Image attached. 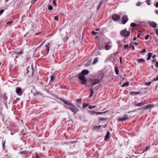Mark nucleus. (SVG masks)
Listing matches in <instances>:
<instances>
[{"mask_svg": "<svg viewBox=\"0 0 158 158\" xmlns=\"http://www.w3.org/2000/svg\"><path fill=\"white\" fill-rule=\"evenodd\" d=\"M118 53V52L114 53L111 55V56H115Z\"/></svg>", "mask_w": 158, "mask_h": 158, "instance_id": "obj_38", "label": "nucleus"}, {"mask_svg": "<svg viewBox=\"0 0 158 158\" xmlns=\"http://www.w3.org/2000/svg\"><path fill=\"white\" fill-rule=\"evenodd\" d=\"M16 92L17 94L19 96H21L23 94L22 89L20 87H17L16 89Z\"/></svg>", "mask_w": 158, "mask_h": 158, "instance_id": "obj_8", "label": "nucleus"}, {"mask_svg": "<svg viewBox=\"0 0 158 158\" xmlns=\"http://www.w3.org/2000/svg\"><path fill=\"white\" fill-rule=\"evenodd\" d=\"M13 23V21H10L7 22V24H11Z\"/></svg>", "mask_w": 158, "mask_h": 158, "instance_id": "obj_51", "label": "nucleus"}, {"mask_svg": "<svg viewBox=\"0 0 158 158\" xmlns=\"http://www.w3.org/2000/svg\"><path fill=\"white\" fill-rule=\"evenodd\" d=\"M146 52V50L145 49H143L142 51H141L139 52L141 53H144Z\"/></svg>", "mask_w": 158, "mask_h": 158, "instance_id": "obj_47", "label": "nucleus"}, {"mask_svg": "<svg viewBox=\"0 0 158 158\" xmlns=\"http://www.w3.org/2000/svg\"><path fill=\"white\" fill-rule=\"evenodd\" d=\"M89 73V70H83L81 73L83 74L85 76V75H87Z\"/></svg>", "mask_w": 158, "mask_h": 158, "instance_id": "obj_16", "label": "nucleus"}, {"mask_svg": "<svg viewBox=\"0 0 158 158\" xmlns=\"http://www.w3.org/2000/svg\"><path fill=\"white\" fill-rule=\"evenodd\" d=\"M152 53H148V57L147 58V60H148L150 59L152 57Z\"/></svg>", "mask_w": 158, "mask_h": 158, "instance_id": "obj_22", "label": "nucleus"}, {"mask_svg": "<svg viewBox=\"0 0 158 158\" xmlns=\"http://www.w3.org/2000/svg\"><path fill=\"white\" fill-rule=\"evenodd\" d=\"M142 3V2H139L137 4V5L138 6H140V5H141Z\"/></svg>", "mask_w": 158, "mask_h": 158, "instance_id": "obj_58", "label": "nucleus"}, {"mask_svg": "<svg viewBox=\"0 0 158 158\" xmlns=\"http://www.w3.org/2000/svg\"><path fill=\"white\" fill-rule=\"evenodd\" d=\"M120 59V61L121 63H122V57H120L119 58Z\"/></svg>", "mask_w": 158, "mask_h": 158, "instance_id": "obj_62", "label": "nucleus"}, {"mask_svg": "<svg viewBox=\"0 0 158 158\" xmlns=\"http://www.w3.org/2000/svg\"><path fill=\"white\" fill-rule=\"evenodd\" d=\"M68 108L73 112L74 113V114H75L78 111V109L73 105H72L71 107H68Z\"/></svg>", "mask_w": 158, "mask_h": 158, "instance_id": "obj_5", "label": "nucleus"}, {"mask_svg": "<svg viewBox=\"0 0 158 158\" xmlns=\"http://www.w3.org/2000/svg\"><path fill=\"white\" fill-rule=\"evenodd\" d=\"M149 35L148 34L146 35V36L145 37V38L146 40H147L148 39L149 37Z\"/></svg>", "mask_w": 158, "mask_h": 158, "instance_id": "obj_49", "label": "nucleus"}, {"mask_svg": "<svg viewBox=\"0 0 158 158\" xmlns=\"http://www.w3.org/2000/svg\"><path fill=\"white\" fill-rule=\"evenodd\" d=\"M107 111H106L105 112H97V113H96V114L97 115H98V114H102L103 113H106V112H107Z\"/></svg>", "mask_w": 158, "mask_h": 158, "instance_id": "obj_43", "label": "nucleus"}, {"mask_svg": "<svg viewBox=\"0 0 158 158\" xmlns=\"http://www.w3.org/2000/svg\"><path fill=\"white\" fill-rule=\"evenodd\" d=\"M37 0H32L31 2L32 4H33Z\"/></svg>", "mask_w": 158, "mask_h": 158, "instance_id": "obj_56", "label": "nucleus"}, {"mask_svg": "<svg viewBox=\"0 0 158 158\" xmlns=\"http://www.w3.org/2000/svg\"><path fill=\"white\" fill-rule=\"evenodd\" d=\"M154 106V105H153V104H149L148 105H147L144 106H143V107L142 108H139L138 109H136L134 110H133V112H134L136 110H139V109H143L144 110H145L146 109H150L152 107H153Z\"/></svg>", "mask_w": 158, "mask_h": 158, "instance_id": "obj_3", "label": "nucleus"}, {"mask_svg": "<svg viewBox=\"0 0 158 158\" xmlns=\"http://www.w3.org/2000/svg\"><path fill=\"white\" fill-rule=\"evenodd\" d=\"M49 44H50V43H48V45L45 46V47L47 49V54H47L48 53V52L49 50L50 47L48 46Z\"/></svg>", "mask_w": 158, "mask_h": 158, "instance_id": "obj_28", "label": "nucleus"}, {"mask_svg": "<svg viewBox=\"0 0 158 158\" xmlns=\"http://www.w3.org/2000/svg\"><path fill=\"white\" fill-rule=\"evenodd\" d=\"M54 19L55 20H58L59 19V17L58 15H57L54 16Z\"/></svg>", "mask_w": 158, "mask_h": 158, "instance_id": "obj_46", "label": "nucleus"}, {"mask_svg": "<svg viewBox=\"0 0 158 158\" xmlns=\"http://www.w3.org/2000/svg\"><path fill=\"white\" fill-rule=\"evenodd\" d=\"M42 95V94L38 91L36 92L34 94V95Z\"/></svg>", "mask_w": 158, "mask_h": 158, "instance_id": "obj_34", "label": "nucleus"}, {"mask_svg": "<svg viewBox=\"0 0 158 158\" xmlns=\"http://www.w3.org/2000/svg\"><path fill=\"white\" fill-rule=\"evenodd\" d=\"M88 106V104L86 103H84L83 104V108H85L86 106Z\"/></svg>", "mask_w": 158, "mask_h": 158, "instance_id": "obj_41", "label": "nucleus"}, {"mask_svg": "<svg viewBox=\"0 0 158 158\" xmlns=\"http://www.w3.org/2000/svg\"><path fill=\"white\" fill-rule=\"evenodd\" d=\"M44 42H43V43H42L40 45L39 47H38V48H37L36 49L37 50V49L38 48H40V47L41 46V45L44 44Z\"/></svg>", "mask_w": 158, "mask_h": 158, "instance_id": "obj_61", "label": "nucleus"}, {"mask_svg": "<svg viewBox=\"0 0 158 158\" xmlns=\"http://www.w3.org/2000/svg\"><path fill=\"white\" fill-rule=\"evenodd\" d=\"M96 107L95 106H92L90 105L88 106V107L89 109H91L93 108H95Z\"/></svg>", "mask_w": 158, "mask_h": 158, "instance_id": "obj_37", "label": "nucleus"}, {"mask_svg": "<svg viewBox=\"0 0 158 158\" xmlns=\"http://www.w3.org/2000/svg\"><path fill=\"white\" fill-rule=\"evenodd\" d=\"M108 119V118H103L102 117H99V119L100 121L101 120H107Z\"/></svg>", "mask_w": 158, "mask_h": 158, "instance_id": "obj_36", "label": "nucleus"}, {"mask_svg": "<svg viewBox=\"0 0 158 158\" xmlns=\"http://www.w3.org/2000/svg\"><path fill=\"white\" fill-rule=\"evenodd\" d=\"M2 98H3L4 100L6 101L7 99V97L6 95V93H4L3 95Z\"/></svg>", "mask_w": 158, "mask_h": 158, "instance_id": "obj_29", "label": "nucleus"}, {"mask_svg": "<svg viewBox=\"0 0 158 158\" xmlns=\"http://www.w3.org/2000/svg\"><path fill=\"white\" fill-rule=\"evenodd\" d=\"M156 35L158 36V29H156Z\"/></svg>", "mask_w": 158, "mask_h": 158, "instance_id": "obj_60", "label": "nucleus"}, {"mask_svg": "<svg viewBox=\"0 0 158 158\" xmlns=\"http://www.w3.org/2000/svg\"><path fill=\"white\" fill-rule=\"evenodd\" d=\"M150 148V146H147L146 148L145 149L143 150V153L145 151H147V150H148V149H149Z\"/></svg>", "mask_w": 158, "mask_h": 158, "instance_id": "obj_35", "label": "nucleus"}, {"mask_svg": "<svg viewBox=\"0 0 158 158\" xmlns=\"http://www.w3.org/2000/svg\"><path fill=\"white\" fill-rule=\"evenodd\" d=\"M28 153V152L27 151H23L20 152H19V154H23L25 155L27 154Z\"/></svg>", "mask_w": 158, "mask_h": 158, "instance_id": "obj_23", "label": "nucleus"}, {"mask_svg": "<svg viewBox=\"0 0 158 158\" xmlns=\"http://www.w3.org/2000/svg\"><path fill=\"white\" fill-rule=\"evenodd\" d=\"M129 85V83L128 82L124 83L122 85V87L127 86Z\"/></svg>", "mask_w": 158, "mask_h": 158, "instance_id": "obj_27", "label": "nucleus"}, {"mask_svg": "<svg viewBox=\"0 0 158 158\" xmlns=\"http://www.w3.org/2000/svg\"><path fill=\"white\" fill-rule=\"evenodd\" d=\"M98 57H96L95 58L93 62V64H95L96 63L97 61H98Z\"/></svg>", "mask_w": 158, "mask_h": 158, "instance_id": "obj_26", "label": "nucleus"}, {"mask_svg": "<svg viewBox=\"0 0 158 158\" xmlns=\"http://www.w3.org/2000/svg\"><path fill=\"white\" fill-rule=\"evenodd\" d=\"M90 65V64H89L88 63H86L85 64V66H86L88 67Z\"/></svg>", "mask_w": 158, "mask_h": 158, "instance_id": "obj_59", "label": "nucleus"}, {"mask_svg": "<svg viewBox=\"0 0 158 158\" xmlns=\"http://www.w3.org/2000/svg\"><path fill=\"white\" fill-rule=\"evenodd\" d=\"M156 7H158V1L156 2Z\"/></svg>", "mask_w": 158, "mask_h": 158, "instance_id": "obj_63", "label": "nucleus"}, {"mask_svg": "<svg viewBox=\"0 0 158 158\" xmlns=\"http://www.w3.org/2000/svg\"><path fill=\"white\" fill-rule=\"evenodd\" d=\"M50 81H54V79L55 78V77L53 76V75H52L50 77Z\"/></svg>", "mask_w": 158, "mask_h": 158, "instance_id": "obj_45", "label": "nucleus"}, {"mask_svg": "<svg viewBox=\"0 0 158 158\" xmlns=\"http://www.w3.org/2000/svg\"><path fill=\"white\" fill-rule=\"evenodd\" d=\"M76 102L80 104H81V100L78 99H77L76 100Z\"/></svg>", "mask_w": 158, "mask_h": 158, "instance_id": "obj_33", "label": "nucleus"}, {"mask_svg": "<svg viewBox=\"0 0 158 158\" xmlns=\"http://www.w3.org/2000/svg\"><path fill=\"white\" fill-rule=\"evenodd\" d=\"M136 60L138 62L142 63L145 62V60L142 58L137 59Z\"/></svg>", "mask_w": 158, "mask_h": 158, "instance_id": "obj_17", "label": "nucleus"}, {"mask_svg": "<svg viewBox=\"0 0 158 158\" xmlns=\"http://www.w3.org/2000/svg\"><path fill=\"white\" fill-rule=\"evenodd\" d=\"M120 35L126 38L128 37L130 35V32L127 30L126 28L122 30L120 32Z\"/></svg>", "mask_w": 158, "mask_h": 158, "instance_id": "obj_1", "label": "nucleus"}, {"mask_svg": "<svg viewBox=\"0 0 158 158\" xmlns=\"http://www.w3.org/2000/svg\"><path fill=\"white\" fill-rule=\"evenodd\" d=\"M81 81V83L82 85H86V84L87 82V79L86 78H84L80 80Z\"/></svg>", "mask_w": 158, "mask_h": 158, "instance_id": "obj_11", "label": "nucleus"}, {"mask_svg": "<svg viewBox=\"0 0 158 158\" xmlns=\"http://www.w3.org/2000/svg\"><path fill=\"white\" fill-rule=\"evenodd\" d=\"M67 103L66 104H67L68 105L71 106H72V105H73L71 103H70L69 102H68V101L67 102Z\"/></svg>", "mask_w": 158, "mask_h": 158, "instance_id": "obj_52", "label": "nucleus"}, {"mask_svg": "<svg viewBox=\"0 0 158 158\" xmlns=\"http://www.w3.org/2000/svg\"><path fill=\"white\" fill-rule=\"evenodd\" d=\"M89 81H90V85L92 86H94L101 82L97 78H95L94 79H90Z\"/></svg>", "mask_w": 158, "mask_h": 158, "instance_id": "obj_2", "label": "nucleus"}, {"mask_svg": "<svg viewBox=\"0 0 158 158\" xmlns=\"http://www.w3.org/2000/svg\"><path fill=\"white\" fill-rule=\"evenodd\" d=\"M137 25V24L135 23H131V24H130V26L131 27H136Z\"/></svg>", "mask_w": 158, "mask_h": 158, "instance_id": "obj_32", "label": "nucleus"}, {"mask_svg": "<svg viewBox=\"0 0 158 158\" xmlns=\"http://www.w3.org/2000/svg\"><path fill=\"white\" fill-rule=\"evenodd\" d=\"M148 23L149 25L152 27L155 28L156 27V23L152 21H150L148 22Z\"/></svg>", "mask_w": 158, "mask_h": 158, "instance_id": "obj_10", "label": "nucleus"}, {"mask_svg": "<svg viewBox=\"0 0 158 158\" xmlns=\"http://www.w3.org/2000/svg\"><path fill=\"white\" fill-rule=\"evenodd\" d=\"M60 100L62 102H64L65 104H66L67 103V101H66L65 100H63V99H60Z\"/></svg>", "mask_w": 158, "mask_h": 158, "instance_id": "obj_53", "label": "nucleus"}, {"mask_svg": "<svg viewBox=\"0 0 158 158\" xmlns=\"http://www.w3.org/2000/svg\"><path fill=\"white\" fill-rule=\"evenodd\" d=\"M53 9L52 6L50 5H48V9L49 10H51Z\"/></svg>", "mask_w": 158, "mask_h": 158, "instance_id": "obj_39", "label": "nucleus"}, {"mask_svg": "<svg viewBox=\"0 0 158 158\" xmlns=\"http://www.w3.org/2000/svg\"><path fill=\"white\" fill-rule=\"evenodd\" d=\"M92 34L94 35H96V34H97L98 33V32H96L94 31H92Z\"/></svg>", "mask_w": 158, "mask_h": 158, "instance_id": "obj_48", "label": "nucleus"}, {"mask_svg": "<svg viewBox=\"0 0 158 158\" xmlns=\"http://www.w3.org/2000/svg\"><path fill=\"white\" fill-rule=\"evenodd\" d=\"M75 77H77L80 80L85 78V76L82 73H80L78 75H76Z\"/></svg>", "mask_w": 158, "mask_h": 158, "instance_id": "obj_9", "label": "nucleus"}, {"mask_svg": "<svg viewBox=\"0 0 158 158\" xmlns=\"http://www.w3.org/2000/svg\"><path fill=\"white\" fill-rule=\"evenodd\" d=\"M146 2L148 5H151V3H150V0H147L146 1Z\"/></svg>", "mask_w": 158, "mask_h": 158, "instance_id": "obj_42", "label": "nucleus"}, {"mask_svg": "<svg viewBox=\"0 0 158 158\" xmlns=\"http://www.w3.org/2000/svg\"><path fill=\"white\" fill-rule=\"evenodd\" d=\"M6 143V141L5 140H2V147L3 149V150H4L5 149V144Z\"/></svg>", "mask_w": 158, "mask_h": 158, "instance_id": "obj_24", "label": "nucleus"}, {"mask_svg": "<svg viewBox=\"0 0 158 158\" xmlns=\"http://www.w3.org/2000/svg\"><path fill=\"white\" fill-rule=\"evenodd\" d=\"M23 53V51L22 50H21L19 52H15V54H16L19 55L20 54H22Z\"/></svg>", "mask_w": 158, "mask_h": 158, "instance_id": "obj_31", "label": "nucleus"}, {"mask_svg": "<svg viewBox=\"0 0 158 158\" xmlns=\"http://www.w3.org/2000/svg\"><path fill=\"white\" fill-rule=\"evenodd\" d=\"M101 5H102V2H101L100 3H99V5L97 7V10H99L100 9V7L101 6Z\"/></svg>", "mask_w": 158, "mask_h": 158, "instance_id": "obj_44", "label": "nucleus"}, {"mask_svg": "<svg viewBox=\"0 0 158 158\" xmlns=\"http://www.w3.org/2000/svg\"><path fill=\"white\" fill-rule=\"evenodd\" d=\"M111 46L106 45L105 46V48L106 50H109L111 48Z\"/></svg>", "mask_w": 158, "mask_h": 158, "instance_id": "obj_25", "label": "nucleus"}, {"mask_svg": "<svg viewBox=\"0 0 158 158\" xmlns=\"http://www.w3.org/2000/svg\"><path fill=\"white\" fill-rule=\"evenodd\" d=\"M110 132L109 131H107V133L105 136L104 140H107V139L110 138Z\"/></svg>", "mask_w": 158, "mask_h": 158, "instance_id": "obj_12", "label": "nucleus"}, {"mask_svg": "<svg viewBox=\"0 0 158 158\" xmlns=\"http://www.w3.org/2000/svg\"><path fill=\"white\" fill-rule=\"evenodd\" d=\"M114 70L116 74L118 75L119 73V70L118 67L116 65L115 66Z\"/></svg>", "mask_w": 158, "mask_h": 158, "instance_id": "obj_20", "label": "nucleus"}, {"mask_svg": "<svg viewBox=\"0 0 158 158\" xmlns=\"http://www.w3.org/2000/svg\"><path fill=\"white\" fill-rule=\"evenodd\" d=\"M111 18L113 21H117L120 19V16L117 14H114L112 15Z\"/></svg>", "mask_w": 158, "mask_h": 158, "instance_id": "obj_4", "label": "nucleus"}, {"mask_svg": "<svg viewBox=\"0 0 158 158\" xmlns=\"http://www.w3.org/2000/svg\"><path fill=\"white\" fill-rule=\"evenodd\" d=\"M77 141L70 142L69 143L71 144V145H70L71 147L72 146L73 147V148L74 147H75V145L74 144V143H77Z\"/></svg>", "mask_w": 158, "mask_h": 158, "instance_id": "obj_18", "label": "nucleus"}, {"mask_svg": "<svg viewBox=\"0 0 158 158\" xmlns=\"http://www.w3.org/2000/svg\"><path fill=\"white\" fill-rule=\"evenodd\" d=\"M128 119V117L125 118L123 117H122L121 118H119L118 120L119 121H125V120L127 119Z\"/></svg>", "mask_w": 158, "mask_h": 158, "instance_id": "obj_21", "label": "nucleus"}, {"mask_svg": "<svg viewBox=\"0 0 158 158\" xmlns=\"http://www.w3.org/2000/svg\"><path fill=\"white\" fill-rule=\"evenodd\" d=\"M124 48L127 49L129 47V45L128 44H125L124 45Z\"/></svg>", "mask_w": 158, "mask_h": 158, "instance_id": "obj_50", "label": "nucleus"}, {"mask_svg": "<svg viewBox=\"0 0 158 158\" xmlns=\"http://www.w3.org/2000/svg\"><path fill=\"white\" fill-rule=\"evenodd\" d=\"M158 80V76H157L156 78H155L153 79V81H156Z\"/></svg>", "mask_w": 158, "mask_h": 158, "instance_id": "obj_54", "label": "nucleus"}, {"mask_svg": "<svg viewBox=\"0 0 158 158\" xmlns=\"http://www.w3.org/2000/svg\"><path fill=\"white\" fill-rule=\"evenodd\" d=\"M155 66L157 68H158V62L157 61L155 63Z\"/></svg>", "mask_w": 158, "mask_h": 158, "instance_id": "obj_57", "label": "nucleus"}, {"mask_svg": "<svg viewBox=\"0 0 158 158\" xmlns=\"http://www.w3.org/2000/svg\"><path fill=\"white\" fill-rule=\"evenodd\" d=\"M140 93V92H130L129 93L131 95H137Z\"/></svg>", "mask_w": 158, "mask_h": 158, "instance_id": "obj_14", "label": "nucleus"}, {"mask_svg": "<svg viewBox=\"0 0 158 158\" xmlns=\"http://www.w3.org/2000/svg\"><path fill=\"white\" fill-rule=\"evenodd\" d=\"M33 64H31L30 67H28L27 68V73H30L31 74L33 75Z\"/></svg>", "mask_w": 158, "mask_h": 158, "instance_id": "obj_7", "label": "nucleus"}, {"mask_svg": "<svg viewBox=\"0 0 158 158\" xmlns=\"http://www.w3.org/2000/svg\"><path fill=\"white\" fill-rule=\"evenodd\" d=\"M151 82H146L145 83V85H147V86H149L151 84Z\"/></svg>", "mask_w": 158, "mask_h": 158, "instance_id": "obj_40", "label": "nucleus"}, {"mask_svg": "<svg viewBox=\"0 0 158 158\" xmlns=\"http://www.w3.org/2000/svg\"><path fill=\"white\" fill-rule=\"evenodd\" d=\"M128 18L127 15H123L122 17V24H124L128 21Z\"/></svg>", "mask_w": 158, "mask_h": 158, "instance_id": "obj_6", "label": "nucleus"}, {"mask_svg": "<svg viewBox=\"0 0 158 158\" xmlns=\"http://www.w3.org/2000/svg\"><path fill=\"white\" fill-rule=\"evenodd\" d=\"M145 103L143 102H140L137 104H135V105L136 106H141L143 105H144L145 104Z\"/></svg>", "mask_w": 158, "mask_h": 158, "instance_id": "obj_13", "label": "nucleus"}, {"mask_svg": "<svg viewBox=\"0 0 158 158\" xmlns=\"http://www.w3.org/2000/svg\"><path fill=\"white\" fill-rule=\"evenodd\" d=\"M101 127V125H99L98 126H95L93 127V129L94 130H99L100 129V128Z\"/></svg>", "mask_w": 158, "mask_h": 158, "instance_id": "obj_15", "label": "nucleus"}, {"mask_svg": "<svg viewBox=\"0 0 158 158\" xmlns=\"http://www.w3.org/2000/svg\"><path fill=\"white\" fill-rule=\"evenodd\" d=\"M89 113L91 115H94L96 114L97 112L94 111H89Z\"/></svg>", "mask_w": 158, "mask_h": 158, "instance_id": "obj_30", "label": "nucleus"}, {"mask_svg": "<svg viewBox=\"0 0 158 158\" xmlns=\"http://www.w3.org/2000/svg\"><path fill=\"white\" fill-rule=\"evenodd\" d=\"M89 90L90 91V94L89 95V98H90L92 97L93 94L94 93V92L93 91V89H90Z\"/></svg>", "mask_w": 158, "mask_h": 158, "instance_id": "obj_19", "label": "nucleus"}, {"mask_svg": "<svg viewBox=\"0 0 158 158\" xmlns=\"http://www.w3.org/2000/svg\"><path fill=\"white\" fill-rule=\"evenodd\" d=\"M4 11V10H0V15L2 14Z\"/></svg>", "mask_w": 158, "mask_h": 158, "instance_id": "obj_55", "label": "nucleus"}, {"mask_svg": "<svg viewBox=\"0 0 158 158\" xmlns=\"http://www.w3.org/2000/svg\"><path fill=\"white\" fill-rule=\"evenodd\" d=\"M36 158H40L38 156L37 154V153H36V155H35Z\"/></svg>", "mask_w": 158, "mask_h": 158, "instance_id": "obj_64", "label": "nucleus"}]
</instances>
